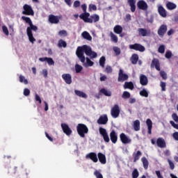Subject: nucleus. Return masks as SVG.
<instances>
[{
    "instance_id": "obj_1",
    "label": "nucleus",
    "mask_w": 178,
    "mask_h": 178,
    "mask_svg": "<svg viewBox=\"0 0 178 178\" xmlns=\"http://www.w3.org/2000/svg\"><path fill=\"white\" fill-rule=\"evenodd\" d=\"M84 54H86L87 56H90V59H95V58L98 56L97 52L92 51L91 47L87 44L78 47L76 51V55L81 63H83L84 67L94 66V62H92L88 57H86V58Z\"/></svg>"
},
{
    "instance_id": "obj_2",
    "label": "nucleus",
    "mask_w": 178,
    "mask_h": 178,
    "mask_svg": "<svg viewBox=\"0 0 178 178\" xmlns=\"http://www.w3.org/2000/svg\"><path fill=\"white\" fill-rule=\"evenodd\" d=\"M22 20H24V22H25L29 25V26H28L26 29V34L28 35L30 42H32V44H34L35 41V38H34V36H33V31H37V30H38V27L33 24V22L31 21V19H30V17H29L22 16Z\"/></svg>"
},
{
    "instance_id": "obj_3",
    "label": "nucleus",
    "mask_w": 178,
    "mask_h": 178,
    "mask_svg": "<svg viewBox=\"0 0 178 178\" xmlns=\"http://www.w3.org/2000/svg\"><path fill=\"white\" fill-rule=\"evenodd\" d=\"M80 19L85 23H97L99 22V15L93 14L90 16V13H82L79 15Z\"/></svg>"
},
{
    "instance_id": "obj_4",
    "label": "nucleus",
    "mask_w": 178,
    "mask_h": 178,
    "mask_svg": "<svg viewBox=\"0 0 178 178\" xmlns=\"http://www.w3.org/2000/svg\"><path fill=\"white\" fill-rule=\"evenodd\" d=\"M76 131L82 138H84L86 137V134H88V127H87V125L84 124H78L76 126Z\"/></svg>"
},
{
    "instance_id": "obj_5",
    "label": "nucleus",
    "mask_w": 178,
    "mask_h": 178,
    "mask_svg": "<svg viewBox=\"0 0 178 178\" xmlns=\"http://www.w3.org/2000/svg\"><path fill=\"white\" fill-rule=\"evenodd\" d=\"M23 9L24 11H22V15H26V16H34V10L29 4L24 5Z\"/></svg>"
},
{
    "instance_id": "obj_6",
    "label": "nucleus",
    "mask_w": 178,
    "mask_h": 178,
    "mask_svg": "<svg viewBox=\"0 0 178 178\" xmlns=\"http://www.w3.org/2000/svg\"><path fill=\"white\" fill-rule=\"evenodd\" d=\"M111 115L114 119L119 118V115H120V108H119V105L115 104L113 106L111 110Z\"/></svg>"
},
{
    "instance_id": "obj_7",
    "label": "nucleus",
    "mask_w": 178,
    "mask_h": 178,
    "mask_svg": "<svg viewBox=\"0 0 178 178\" xmlns=\"http://www.w3.org/2000/svg\"><path fill=\"white\" fill-rule=\"evenodd\" d=\"M129 49H134V51H138L139 52H144L145 51V47L141 44L135 43L129 45Z\"/></svg>"
},
{
    "instance_id": "obj_8",
    "label": "nucleus",
    "mask_w": 178,
    "mask_h": 178,
    "mask_svg": "<svg viewBox=\"0 0 178 178\" xmlns=\"http://www.w3.org/2000/svg\"><path fill=\"white\" fill-rule=\"evenodd\" d=\"M99 134H101L102 137H103L105 143H109L111 139L109 138V135H108V132L105 128L100 127L99 129Z\"/></svg>"
},
{
    "instance_id": "obj_9",
    "label": "nucleus",
    "mask_w": 178,
    "mask_h": 178,
    "mask_svg": "<svg viewBox=\"0 0 178 178\" xmlns=\"http://www.w3.org/2000/svg\"><path fill=\"white\" fill-rule=\"evenodd\" d=\"M61 19L60 16L49 15L48 20L51 24H58L60 20Z\"/></svg>"
},
{
    "instance_id": "obj_10",
    "label": "nucleus",
    "mask_w": 178,
    "mask_h": 178,
    "mask_svg": "<svg viewBox=\"0 0 178 178\" xmlns=\"http://www.w3.org/2000/svg\"><path fill=\"white\" fill-rule=\"evenodd\" d=\"M61 129L63 133L66 134V136H72V133H73V131H72V129H70L67 124L62 123Z\"/></svg>"
},
{
    "instance_id": "obj_11",
    "label": "nucleus",
    "mask_w": 178,
    "mask_h": 178,
    "mask_svg": "<svg viewBox=\"0 0 178 178\" xmlns=\"http://www.w3.org/2000/svg\"><path fill=\"white\" fill-rule=\"evenodd\" d=\"M150 67L151 69H154V67H155L158 72H161V63H159V60L158 58H153Z\"/></svg>"
},
{
    "instance_id": "obj_12",
    "label": "nucleus",
    "mask_w": 178,
    "mask_h": 178,
    "mask_svg": "<svg viewBox=\"0 0 178 178\" xmlns=\"http://www.w3.org/2000/svg\"><path fill=\"white\" fill-rule=\"evenodd\" d=\"M168 31V26L166 24H162L158 29L157 34L159 37H163Z\"/></svg>"
},
{
    "instance_id": "obj_13",
    "label": "nucleus",
    "mask_w": 178,
    "mask_h": 178,
    "mask_svg": "<svg viewBox=\"0 0 178 178\" xmlns=\"http://www.w3.org/2000/svg\"><path fill=\"white\" fill-rule=\"evenodd\" d=\"M120 138L122 144H130V143H131V139L127 136L124 133L120 134Z\"/></svg>"
},
{
    "instance_id": "obj_14",
    "label": "nucleus",
    "mask_w": 178,
    "mask_h": 178,
    "mask_svg": "<svg viewBox=\"0 0 178 178\" xmlns=\"http://www.w3.org/2000/svg\"><path fill=\"white\" fill-rule=\"evenodd\" d=\"M138 32L139 35H140L141 37H148V35L151 34V31L147 30L146 29H144V28L138 29Z\"/></svg>"
},
{
    "instance_id": "obj_15",
    "label": "nucleus",
    "mask_w": 178,
    "mask_h": 178,
    "mask_svg": "<svg viewBox=\"0 0 178 178\" xmlns=\"http://www.w3.org/2000/svg\"><path fill=\"white\" fill-rule=\"evenodd\" d=\"M137 6L138 9H140L141 10H147V9H148V4H147V2L144 0L138 1Z\"/></svg>"
},
{
    "instance_id": "obj_16",
    "label": "nucleus",
    "mask_w": 178,
    "mask_h": 178,
    "mask_svg": "<svg viewBox=\"0 0 178 178\" xmlns=\"http://www.w3.org/2000/svg\"><path fill=\"white\" fill-rule=\"evenodd\" d=\"M128 79H129V75L126 74H123V70H120L118 81H126V80H128Z\"/></svg>"
},
{
    "instance_id": "obj_17",
    "label": "nucleus",
    "mask_w": 178,
    "mask_h": 178,
    "mask_svg": "<svg viewBox=\"0 0 178 178\" xmlns=\"http://www.w3.org/2000/svg\"><path fill=\"white\" fill-rule=\"evenodd\" d=\"M156 145L159 148H166V141L163 138H159L156 140Z\"/></svg>"
},
{
    "instance_id": "obj_18",
    "label": "nucleus",
    "mask_w": 178,
    "mask_h": 178,
    "mask_svg": "<svg viewBox=\"0 0 178 178\" xmlns=\"http://www.w3.org/2000/svg\"><path fill=\"white\" fill-rule=\"evenodd\" d=\"M39 60L40 62H47L49 66H52L55 65V61H54V59H52V58H48V57L40 58Z\"/></svg>"
},
{
    "instance_id": "obj_19",
    "label": "nucleus",
    "mask_w": 178,
    "mask_h": 178,
    "mask_svg": "<svg viewBox=\"0 0 178 178\" xmlns=\"http://www.w3.org/2000/svg\"><path fill=\"white\" fill-rule=\"evenodd\" d=\"M86 158L90 159L95 163L98 162V157L97 156V153L95 152H90L86 155Z\"/></svg>"
},
{
    "instance_id": "obj_20",
    "label": "nucleus",
    "mask_w": 178,
    "mask_h": 178,
    "mask_svg": "<svg viewBox=\"0 0 178 178\" xmlns=\"http://www.w3.org/2000/svg\"><path fill=\"white\" fill-rule=\"evenodd\" d=\"M158 13L161 17H166V16H168V12L165 8L161 5L158 6Z\"/></svg>"
},
{
    "instance_id": "obj_21",
    "label": "nucleus",
    "mask_w": 178,
    "mask_h": 178,
    "mask_svg": "<svg viewBox=\"0 0 178 178\" xmlns=\"http://www.w3.org/2000/svg\"><path fill=\"white\" fill-rule=\"evenodd\" d=\"M98 124H106L108 123V115H101L97 120Z\"/></svg>"
},
{
    "instance_id": "obj_22",
    "label": "nucleus",
    "mask_w": 178,
    "mask_h": 178,
    "mask_svg": "<svg viewBox=\"0 0 178 178\" xmlns=\"http://www.w3.org/2000/svg\"><path fill=\"white\" fill-rule=\"evenodd\" d=\"M62 79L66 84H72V75L70 74H63Z\"/></svg>"
},
{
    "instance_id": "obj_23",
    "label": "nucleus",
    "mask_w": 178,
    "mask_h": 178,
    "mask_svg": "<svg viewBox=\"0 0 178 178\" xmlns=\"http://www.w3.org/2000/svg\"><path fill=\"white\" fill-rule=\"evenodd\" d=\"M110 139L113 144H116V143H118V134L115 130H113L110 133Z\"/></svg>"
},
{
    "instance_id": "obj_24",
    "label": "nucleus",
    "mask_w": 178,
    "mask_h": 178,
    "mask_svg": "<svg viewBox=\"0 0 178 178\" xmlns=\"http://www.w3.org/2000/svg\"><path fill=\"white\" fill-rule=\"evenodd\" d=\"M97 156L100 163H102V165H105V163H106V156H105V154L99 152L97 154Z\"/></svg>"
},
{
    "instance_id": "obj_25",
    "label": "nucleus",
    "mask_w": 178,
    "mask_h": 178,
    "mask_svg": "<svg viewBox=\"0 0 178 178\" xmlns=\"http://www.w3.org/2000/svg\"><path fill=\"white\" fill-rule=\"evenodd\" d=\"M140 83L141 86H147L148 84V78L144 74L140 76Z\"/></svg>"
},
{
    "instance_id": "obj_26",
    "label": "nucleus",
    "mask_w": 178,
    "mask_h": 178,
    "mask_svg": "<svg viewBox=\"0 0 178 178\" xmlns=\"http://www.w3.org/2000/svg\"><path fill=\"white\" fill-rule=\"evenodd\" d=\"M146 124L147 126L148 134H152V121L148 118L146 120Z\"/></svg>"
},
{
    "instance_id": "obj_27",
    "label": "nucleus",
    "mask_w": 178,
    "mask_h": 178,
    "mask_svg": "<svg viewBox=\"0 0 178 178\" xmlns=\"http://www.w3.org/2000/svg\"><path fill=\"white\" fill-rule=\"evenodd\" d=\"M143 155L141 151L138 150L137 152H134L132 156L134 158V162H137L140 159V157Z\"/></svg>"
},
{
    "instance_id": "obj_28",
    "label": "nucleus",
    "mask_w": 178,
    "mask_h": 178,
    "mask_svg": "<svg viewBox=\"0 0 178 178\" xmlns=\"http://www.w3.org/2000/svg\"><path fill=\"white\" fill-rule=\"evenodd\" d=\"M113 31L115 34H122L123 33V27L120 25H116L113 28Z\"/></svg>"
},
{
    "instance_id": "obj_29",
    "label": "nucleus",
    "mask_w": 178,
    "mask_h": 178,
    "mask_svg": "<svg viewBox=\"0 0 178 178\" xmlns=\"http://www.w3.org/2000/svg\"><path fill=\"white\" fill-rule=\"evenodd\" d=\"M129 5L131 6V12H136V0H128Z\"/></svg>"
},
{
    "instance_id": "obj_30",
    "label": "nucleus",
    "mask_w": 178,
    "mask_h": 178,
    "mask_svg": "<svg viewBox=\"0 0 178 178\" xmlns=\"http://www.w3.org/2000/svg\"><path fill=\"white\" fill-rule=\"evenodd\" d=\"M166 8L168 10H173L177 8V6L175 3L169 1L166 3Z\"/></svg>"
},
{
    "instance_id": "obj_31",
    "label": "nucleus",
    "mask_w": 178,
    "mask_h": 178,
    "mask_svg": "<svg viewBox=\"0 0 178 178\" xmlns=\"http://www.w3.org/2000/svg\"><path fill=\"white\" fill-rule=\"evenodd\" d=\"M131 62L132 65H137V62H138V54H134L131 57Z\"/></svg>"
},
{
    "instance_id": "obj_32",
    "label": "nucleus",
    "mask_w": 178,
    "mask_h": 178,
    "mask_svg": "<svg viewBox=\"0 0 178 178\" xmlns=\"http://www.w3.org/2000/svg\"><path fill=\"white\" fill-rule=\"evenodd\" d=\"M81 35L83 38H84L85 40H87L88 41H91V40H92V37H91V35H90V33L87 31H83L81 33Z\"/></svg>"
},
{
    "instance_id": "obj_33",
    "label": "nucleus",
    "mask_w": 178,
    "mask_h": 178,
    "mask_svg": "<svg viewBox=\"0 0 178 178\" xmlns=\"http://www.w3.org/2000/svg\"><path fill=\"white\" fill-rule=\"evenodd\" d=\"M141 161H142V163L143 165L144 169L145 170H147V169H148V166L149 165V162H148V160L147 159L146 157H142Z\"/></svg>"
},
{
    "instance_id": "obj_34",
    "label": "nucleus",
    "mask_w": 178,
    "mask_h": 178,
    "mask_svg": "<svg viewBox=\"0 0 178 178\" xmlns=\"http://www.w3.org/2000/svg\"><path fill=\"white\" fill-rule=\"evenodd\" d=\"M74 92L75 95H77V97H79L80 98H87V95L83 91L75 90Z\"/></svg>"
},
{
    "instance_id": "obj_35",
    "label": "nucleus",
    "mask_w": 178,
    "mask_h": 178,
    "mask_svg": "<svg viewBox=\"0 0 178 178\" xmlns=\"http://www.w3.org/2000/svg\"><path fill=\"white\" fill-rule=\"evenodd\" d=\"M101 94H103L106 97H111L112 95V92L105 89V88H102L99 91Z\"/></svg>"
},
{
    "instance_id": "obj_36",
    "label": "nucleus",
    "mask_w": 178,
    "mask_h": 178,
    "mask_svg": "<svg viewBox=\"0 0 178 178\" xmlns=\"http://www.w3.org/2000/svg\"><path fill=\"white\" fill-rule=\"evenodd\" d=\"M124 88L127 89L129 88V90H134V84H133V82H125L124 85Z\"/></svg>"
},
{
    "instance_id": "obj_37",
    "label": "nucleus",
    "mask_w": 178,
    "mask_h": 178,
    "mask_svg": "<svg viewBox=\"0 0 178 178\" xmlns=\"http://www.w3.org/2000/svg\"><path fill=\"white\" fill-rule=\"evenodd\" d=\"M134 129L135 131H139L140 130V120H136L134 122Z\"/></svg>"
},
{
    "instance_id": "obj_38",
    "label": "nucleus",
    "mask_w": 178,
    "mask_h": 178,
    "mask_svg": "<svg viewBox=\"0 0 178 178\" xmlns=\"http://www.w3.org/2000/svg\"><path fill=\"white\" fill-rule=\"evenodd\" d=\"M59 48H62V47L63 48H66L67 47V43H66V42H65V40L60 39V40H58V44Z\"/></svg>"
},
{
    "instance_id": "obj_39",
    "label": "nucleus",
    "mask_w": 178,
    "mask_h": 178,
    "mask_svg": "<svg viewBox=\"0 0 178 178\" xmlns=\"http://www.w3.org/2000/svg\"><path fill=\"white\" fill-rule=\"evenodd\" d=\"M106 61V58H105V56H102L100 58H99V65L102 67H105V62Z\"/></svg>"
},
{
    "instance_id": "obj_40",
    "label": "nucleus",
    "mask_w": 178,
    "mask_h": 178,
    "mask_svg": "<svg viewBox=\"0 0 178 178\" xmlns=\"http://www.w3.org/2000/svg\"><path fill=\"white\" fill-rule=\"evenodd\" d=\"M139 94L141 97H145V98H148V91H147V90L145 89L140 90Z\"/></svg>"
},
{
    "instance_id": "obj_41",
    "label": "nucleus",
    "mask_w": 178,
    "mask_h": 178,
    "mask_svg": "<svg viewBox=\"0 0 178 178\" xmlns=\"http://www.w3.org/2000/svg\"><path fill=\"white\" fill-rule=\"evenodd\" d=\"M110 36L111 38V41H113V42H118V36L116 35H115L113 33L111 32L110 33Z\"/></svg>"
},
{
    "instance_id": "obj_42",
    "label": "nucleus",
    "mask_w": 178,
    "mask_h": 178,
    "mask_svg": "<svg viewBox=\"0 0 178 178\" xmlns=\"http://www.w3.org/2000/svg\"><path fill=\"white\" fill-rule=\"evenodd\" d=\"M138 176H140L138 170H137V168H135L132 172V178H138Z\"/></svg>"
},
{
    "instance_id": "obj_43",
    "label": "nucleus",
    "mask_w": 178,
    "mask_h": 178,
    "mask_svg": "<svg viewBox=\"0 0 178 178\" xmlns=\"http://www.w3.org/2000/svg\"><path fill=\"white\" fill-rule=\"evenodd\" d=\"M130 97H131L130 92L127 91H124L122 95V98H123L124 99H127L130 98Z\"/></svg>"
},
{
    "instance_id": "obj_44",
    "label": "nucleus",
    "mask_w": 178,
    "mask_h": 178,
    "mask_svg": "<svg viewBox=\"0 0 178 178\" xmlns=\"http://www.w3.org/2000/svg\"><path fill=\"white\" fill-rule=\"evenodd\" d=\"M19 81L20 83H24V84H29V81L26 79V78L23 76V75L19 76Z\"/></svg>"
},
{
    "instance_id": "obj_45",
    "label": "nucleus",
    "mask_w": 178,
    "mask_h": 178,
    "mask_svg": "<svg viewBox=\"0 0 178 178\" xmlns=\"http://www.w3.org/2000/svg\"><path fill=\"white\" fill-rule=\"evenodd\" d=\"M104 72L106 73L110 74L112 73V72H113V69H112V67L111 65H106Z\"/></svg>"
},
{
    "instance_id": "obj_46",
    "label": "nucleus",
    "mask_w": 178,
    "mask_h": 178,
    "mask_svg": "<svg viewBox=\"0 0 178 178\" xmlns=\"http://www.w3.org/2000/svg\"><path fill=\"white\" fill-rule=\"evenodd\" d=\"M76 73H80L83 70V67L79 64L75 65Z\"/></svg>"
},
{
    "instance_id": "obj_47",
    "label": "nucleus",
    "mask_w": 178,
    "mask_h": 178,
    "mask_svg": "<svg viewBox=\"0 0 178 178\" xmlns=\"http://www.w3.org/2000/svg\"><path fill=\"white\" fill-rule=\"evenodd\" d=\"M113 50L114 51L115 55L117 56H119V55L120 54V48L118 47H113Z\"/></svg>"
},
{
    "instance_id": "obj_48",
    "label": "nucleus",
    "mask_w": 178,
    "mask_h": 178,
    "mask_svg": "<svg viewBox=\"0 0 178 178\" xmlns=\"http://www.w3.org/2000/svg\"><path fill=\"white\" fill-rule=\"evenodd\" d=\"M160 76L162 77L163 80H166V79H168V74L166 72H165V71H161Z\"/></svg>"
},
{
    "instance_id": "obj_49",
    "label": "nucleus",
    "mask_w": 178,
    "mask_h": 178,
    "mask_svg": "<svg viewBox=\"0 0 178 178\" xmlns=\"http://www.w3.org/2000/svg\"><path fill=\"white\" fill-rule=\"evenodd\" d=\"M158 51L159 54H165V45L163 44L160 45Z\"/></svg>"
},
{
    "instance_id": "obj_50",
    "label": "nucleus",
    "mask_w": 178,
    "mask_h": 178,
    "mask_svg": "<svg viewBox=\"0 0 178 178\" xmlns=\"http://www.w3.org/2000/svg\"><path fill=\"white\" fill-rule=\"evenodd\" d=\"M94 175L97 178H104L102 174H101L98 170L95 171Z\"/></svg>"
},
{
    "instance_id": "obj_51",
    "label": "nucleus",
    "mask_w": 178,
    "mask_h": 178,
    "mask_svg": "<svg viewBox=\"0 0 178 178\" xmlns=\"http://www.w3.org/2000/svg\"><path fill=\"white\" fill-rule=\"evenodd\" d=\"M3 33L6 34V35H9V30H8V27L6 26H2Z\"/></svg>"
},
{
    "instance_id": "obj_52",
    "label": "nucleus",
    "mask_w": 178,
    "mask_h": 178,
    "mask_svg": "<svg viewBox=\"0 0 178 178\" xmlns=\"http://www.w3.org/2000/svg\"><path fill=\"white\" fill-rule=\"evenodd\" d=\"M160 86L161 87L162 91H166V83L161 81Z\"/></svg>"
},
{
    "instance_id": "obj_53",
    "label": "nucleus",
    "mask_w": 178,
    "mask_h": 178,
    "mask_svg": "<svg viewBox=\"0 0 178 178\" xmlns=\"http://www.w3.org/2000/svg\"><path fill=\"white\" fill-rule=\"evenodd\" d=\"M172 51H167L165 52V56L167 59H170V58H172Z\"/></svg>"
},
{
    "instance_id": "obj_54",
    "label": "nucleus",
    "mask_w": 178,
    "mask_h": 178,
    "mask_svg": "<svg viewBox=\"0 0 178 178\" xmlns=\"http://www.w3.org/2000/svg\"><path fill=\"white\" fill-rule=\"evenodd\" d=\"M35 99L37 102H39V104H42V101L41 100V97L38 94L35 95Z\"/></svg>"
},
{
    "instance_id": "obj_55",
    "label": "nucleus",
    "mask_w": 178,
    "mask_h": 178,
    "mask_svg": "<svg viewBox=\"0 0 178 178\" xmlns=\"http://www.w3.org/2000/svg\"><path fill=\"white\" fill-rule=\"evenodd\" d=\"M89 10L90 11L97 10V6H95V4H90L89 5Z\"/></svg>"
},
{
    "instance_id": "obj_56",
    "label": "nucleus",
    "mask_w": 178,
    "mask_h": 178,
    "mask_svg": "<svg viewBox=\"0 0 178 178\" xmlns=\"http://www.w3.org/2000/svg\"><path fill=\"white\" fill-rule=\"evenodd\" d=\"M24 95L25 97H29V95H30V90H29V88H24Z\"/></svg>"
},
{
    "instance_id": "obj_57",
    "label": "nucleus",
    "mask_w": 178,
    "mask_h": 178,
    "mask_svg": "<svg viewBox=\"0 0 178 178\" xmlns=\"http://www.w3.org/2000/svg\"><path fill=\"white\" fill-rule=\"evenodd\" d=\"M42 74L47 79V77H48V70H47V69L42 70Z\"/></svg>"
},
{
    "instance_id": "obj_58",
    "label": "nucleus",
    "mask_w": 178,
    "mask_h": 178,
    "mask_svg": "<svg viewBox=\"0 0 178 178\" xmlns=\"http://www.w3.org/2000/svg\"><path fill=\"white\" fill-rule=\"evenodd\" d=\"M170 123L171 126H172V127H174V129H176L177 130H178V124L175 123V122H173V121H170Z\"/></svg>"
},
{
    "instance_id": "obj_59",
    "label": "nucleus",
    "mask_w": 178,
    "mask_h": 178,
    "mask_svg": "<svg viewBox=\"0 0 178 178\" xmlns=\"http://www.w3.org/2000/svg\"><path fill=\"white\" fill-rule=\"evenodd\" d=\"M168 163L170 165L171 170H173V169H175V163H173V162H172V161H170V159H168Z\"/></svg>"
},
{
    "instance_id": "obj_60",
    "label": "nucleus",
    "mask_w": 178,
    "mask_h": 178,
    "mask_svg": "<svg viewBox=\"0 0 178 178\" xmlns=\"http://www.w3.org/2000/svg\"><path fill=\"white\" fill-rule=\"evenodd\" d=\"M58 34H59L60 36H62V35L66 36V35H67V32L66 31H65V30H62V31H60L58 32Z\"/></svg>"
},
{
    "instance_id": "obj_61",
    "label": "nucleus",
    "mask_w": 178,
    "mask_h": 178,
    "mask_svg": "<svg viewBox=\"0 0 178 178\" xmlns=\"http://www.w3.org/2000/svg\"><path fill=\"white\" fill-rule=\"evenodd\" d=\"M172 118L173 120H175V122H178V116H177V114H176V113H172Z\"/></svg>"
},
{
    "instance_id": "obj_62",
    "label": "nucleus",
    "mask_w": 178,
    "mask_h": 178,
    "mask_svg": "<svg viewBox=\"0 0 178 178\" xmlns=\"http://www.w3.org/2000/svg\"><path fill=\"white\" fill-rule=\"evenodd\" d=\"M80 5H81V3H80L79 1H75L74 2L73 7H74V8H79V7L80 6Z\"/></svg>"
},
{
    "instance_id": "obj_63",
    "label": "nucleus",
    "mask_w": 178,
    "mask_h": 178,
    "mask_svg": "<svg viewBox=\"0 0 178 178\" xmlns=\"http://www.w3.org/2000/svg\"><path fill=\"white\" fill-rule=\"evenodd\" d=\"M155 173H156L158 178H163V176H162V175L161 174V171L156 170Z\"/></svg>"
},
{
    "instance_id": "obj_64",
    "label": "nucleus",
    "mask_w": 178,
    "mask_h": 178,
    "mask_svg": "<svg viewBox=\"0 0 178 178\" xmlns=\"http://www.w3.org/2000/svg\"><path fill=\"white\" fill-rule=\"evenodd\" d=\"M172 137H173L174 140H175L176 141H178V132L173 133Z\"/></svg>"
}]
</instances>
